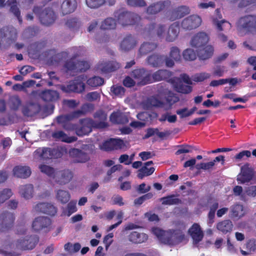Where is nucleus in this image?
Listing matches in <instances>:
<instances>
[{
  "instance_id": "obj_38",
  "label": "nucleus",
  "mask_w": 256,
  "mask_h": 256,
  "mask_svg": "<svg viewBox=\"0 0 256 256\" xmlns=\"http://www.w3.org/2000/svg\"><path fill=\"white\" fill-rule=\"evenodd\" d=\"M172 73L166 70H159L152 74V82L166 80L171 76Z\"/></svg>"
},
{
  "instance_id": "obj_36",
  "label": "nucleus",
  "mask_w": 256,
  "mask_h": 256,
  "mask_svg": "<svg viewBox=\"0 0 256 256\" xmlns=\"http://www.w3.org/2000/svg\"><path fill=\"white\" fill-rule=\"evenodd\" d=\"M174 86L176 91L179 93L188 94L192 90V87L189 84H185L180 79L173 82Z\"/></svg>"
},
{
  "instance_id": "obj_48",
  "label": "nucleus",
  "mask_w": 256,
  "mask_h": 256,
  "mask_svg": "<svg viewBox=\"0 0 256 256\" xmlns=\"http://www.w3.org/2000/svg\"><path fill=\"white\" fill-rule=\"evenodd\" d=\"M86 83L90 86L97 87L104 84V79L98 76H94L88 79Z\"/></svg>"
},
{
  "instance_id": "obj_1",
  "label": "nucleus",
  "mask_w": 256,
  "mask_h": 256,
  "mask_svg": "<svg viewBox=\"0 0 256 256\" xmlns=\"http://www.w3.org/2000/svg\"><path fill=\"white\" fill-rule=\"evenodd\" d=\"M39 241V238L36 235L26 236L25 238L18 239L9 244V247L16 251L7 252L1 250L0 254L4 256H18L20 254L18 250H27L34 249Z\"/></svg>"
},
{
  "instance_id": "obj_56",
  "label": "nucleus",
  "mask_w": 256,
  "mask_h": 256,
  "mask_svg": "<svg viewBox=\"0 0 256 256\" xmlns=\"http://www.w3.org/2000/svg\"><path fill=\"white\" fill-rule=\"evenodd\" d=\"M153 194L152 192L147 193L134 200V204L135 205L140 206L142 204L144 201L152 198Z\"/></svg>"
},
{
  "instance_id": "obj_62",
  "label": "nucleus",
  "mask_w": 256,
  "mask_h": 256,
  "mask_svg": "<svg viewBox=\"0 0 256 256\" xmlns=\"http://www.w3.org/2000/svg\"><path fill=\"white\" fill-rule=\"evenodd\" d=\"M68 56V54L66 52H62L58 53L52 57L51 62L52 63H58L63 60V58H66Z\"/></svg>"
},
{
  "instance_id": "obj_5",
  "label": "nucleus",
  "mask_w": 256,
  "mask_h": 256,
  "mask_svg": "<svg viewBox=\"0 0 256 256\" xmlns=\"http://www.w3.org/2000/svg\"><path fill=\"white\" fill-rule=\"evenodd\" d=\"M34 14H38L41 24L43 25L48 26L54 22L56 19V16L52 8H45L41 10V8L38 6H34L33 8Z\"/></svg>"
},
{
  "instance_id": "obj_15",
  "label": "nucleus",
  "mask_w": 256,
  "mask_h": 256,
  "mask_svg": "<svg viewBox=\"0 0 256 256\" xmlns=\"http://www.w3.org/2000/svg\"><path fill=\"white\" fill-rule=\"evenodd\" d=\"M165 32V26L163 24L156 26V24H152L146 27L144 30L143 34L146 36H153L155 34L158 37H163Z\"/></svg>"
},
{
  "instance_id": "obj_57",
  "label": "nucleus",
  "mask_w": 256,
  "mask_h": 256,
  "mask_svg": "<svg viewBox=\"0 0 256 256\" xmlns=\"http://www.w3.org/2000/svg\"><path fill=\"white\" fill-rule=\"evenodd\" d=\"M111 92L115 96L122 97L124 95L125 89L122 86H112L110 88Z\"/></svg>"
},
{
  "instance_id": "obj_16",
  "label": "nucleus",
  "mask_w": 256,
  "mask_h": 256,
  "mask_svg": "<svg viewBox=\"0 0 256 256\" xmlns=\"http://www.w3.org/2000/svg\"><path fill=\"white\" fill-rule=\"evenodd\" d=\"M120 66V64L116 61H103L98 64L97 68L102 73L108 74L116 70Z\"/></svg>"
},
{
  "instance_id": "obj_61",
  "label": "nucleus",
  "mask_w": 256,
  "mask_h": 256,
  "mask_svg": "<svg viewBox=\"0 0 256 256\" xmlns=\"http://www.w3.org/2000/svg\"><path fill=\"white\" fill-rule=\"evenodd\" d=\"M210 74L206 72H202L194 75L192 77V80L196 82H201L210 78Z\"/></svg>"
},
{
  "instance_id": "obj_64",
  "label": "nucleus",
  "mask_w": 256,
  "mask_h": 256,
  "mask_svg": "<svg viewBox=\"0 0 256 256\" xmlns=\"http://www.w3.org/2000/svg\"><path fill=\"white\" fill-rule=\"evenodd\" d=\"M246 196L254 198L256 196V186H251L245 189Z\"/></svg>"
},
{
  "instance_id": "obj_50",
  "label": "nucleus",
  "mask_w": 256,
  "mask_h": 256,
  "mask_svg": "<svg viewBox=\"0 0 256 256\" xmlns=\"http://www.w3.org/2000/svg\"><path fill=\"white\" fill-rule=\"evenodd\" d=\"M184 58L186 60H194L196 58V52L191 48L185 50L182 53Z\"/></svg>"
},
{
  "instance_id": "obj_26",
  "label": "nucleus",
  "mask_w": 256,
  "mask_h": 256,
  "mask_svg": "<svg viewBox=\"0 0 256 256\" xmlns=\"http://www.w3.org/2000/svg\"><path fill=\"white\" fill-rule=\"evenodd\" d=\"M77 8L76 0H63L60 10L63 15L73 12Z\"/></svg>"
},
{
  "instance_id": "obj_43",
  "label": "nucleus",
  "mask_w": 256,
  "mask_h": 256,
  "mask_svg": "<svg viewBox=\"0 0 256 256\" xmlns=\"http://www.w3.org/2000/svg\"><path fill=\"white\" fill-rule=\"evenodd\" d=\"M166 100L168 105L166 104L165 110H168L171 108L172 106L175 103L179 101L180 98L176 94H174L172 91H168L166 96Z\"/></svg>"
},
{
  "instance_id": "obj_28",
  "label": "nucleus",
  "mask_w": 256,
  "mask_h": 256,
  "mask_svg": "<svg viewBox=\"0 0 256 256\" xmlns=\"http://www.w3.org/2000/svg\"><path fill=\"white\" fill-rule=\"evenodd\" d=\"M148 238L147 234L137 231L132 232L128 236L129 241L135 244L145 242Z\"/></svg>"
},
{
  "instance_id": "obj_45",
  "label": "nucleus",
  "mask_w": 256,
  "mask_h": 256,
  "mask_svg": "<svg viewBox=\"0 0 256 256\" xmlns=\"http://www.w3.org/2000/svg\"><path fill=\"white\" fill-rule=\"evenodd\" d=\"M244 214L242 205L236 204L231 207L230 216L232 218H240Z\"/></svg>"
},
{
  "instance_id": "obj_51",
  "label": "nucleus",
  "mask_w": 256,
  "mask_h": 256,
  "mask_svg": "<svg viewBox=\"0 0 256 256\" xmlns=\"http://www.w3.org/2000/svg\"><path fill=\"white\" fill-rule=\"evenodd\" d=\"M170 57L174 61H180L181 58L180 49L176 46H172L170 52Z\"/></svg>"
},
{
  "instance_id": "obj_23",
  "label": "nucleus",
  "mask_w": 256,
  "mask_h": 256,
  "mask_svg": "<svg viewBox=\"0 0 256 256\" xmlns=\"http://www.w3.org/2000/svg\"><path fill=\"white\" fill-rule=\"evenodd\" d=\"M137 44L136 39L130 34L126 35L120 44V50L128 52L134 48Z\"/></svg>"
},
{
  "instance_id": "obj_22",
  "label": "nucleus",
  "mask_w": 256,
  "mask_h": 256,
  "mask_svg": "<svg viewBox=\"0 0 256 256\" xmlns=\"http://www.w3.org/2000/svg\"><path fill=\"white\" fill-rule=\"evenodd\" d=\"M208 41V38L206 33L198 32L192 38L190 44L192 47L198 50L206 46Z\"/></svg>"
},
{
  "instance_id": "obj_10",
  "label": "nucleus",
  "mask_w": 256,
  "mask_h": 256,
  "mask_svg": "<svg viewBox=\"0 0 256 256\" xmlns=\"http://www.w3.org/2000/svg\"><path fill=\"white\" fill-rule=\"evenodd\" d=\"M130 76L137 82L138 85L144 86L152 82L151 73L144 68L134 70Z\"/></svg>"
},
{
  "instance_id": "obj_54",
  "label": "nucleus",
  "mask_w": 256,
  "mask_h": 256,
  "mask_svg": "<svg viewBox=\"0 0 256 256\" xmlns=\"http://www.w3.org/2000/svg\"><path fill=\"white\" fill-rule=\"evenodd\" d=\"M40 171L47 174L49 176L54 178V170L53 168L45 164H42L39 166Z\"/></svg>"
},
{
  "instance_id": "obj_19",
  "label": "nucleus",
  "mask_w": 256,
  "mask_h": 256,
  "mask_svg": "<svg viewBox=\"0 0 256 256\" xmlns=\"http://www.w3.org/2000/svg\"><path fill=\"white\" fill-rule=\"evenodd\" d=\"M73 177L72 173L68 170L57 172L54 176L55 180L59 184L62 185L68 183Z\"/></svg>"
},
{
  "instance_id": "obj_2",
  "label": "nucleus",
  "mask_w": 256,
  "mask_h": 256,
  "mask_svg": "<svg viewBox=\"0 0 256 256\" xmlns=\"http://www.w3.org/2000/svg\"><path fill=\"white\" fill-rule=\"evenodd\" d=\"M81 124L80 126H76V133L80 136H82L88 134L92 131V127L98 128H104L108 126L106 122H96L94 120L90 118H84L80 120Z\"/></svg>"
},
{
  "instance_id": "obj_3",
  "label": "nucleus",
  "mask_w": 256,
  "mask_h": 256,
  "mask_svg": "<svg viewBox=\"0 0 256 256\" xmlns=\"http://www.w3.org/2000/svg\"><path fill=\"white\" fill-rule=\"evenodd\" d=\"M114 16L118 23L123 26L134 25L140 20L138 14L124 9L115 11Z\"/></svg>"
},
{
  "instance_id": "obj_11",
  "label": "nucleus",
  "mask_w": 256,
  "mask_h": 256,
  "mask_svg": "<svg viewBox=\"0 0 256 256\" xmlns=\"http://www.w3.org/2000/svg\"><path fill=\"white\" fill-rule=\"evenodd\" d=\"M240 170L237 177L238 183L244 184L250 182L254 176V168L250 166L249 164H246L241 167Z\"/></svg>"
},
{
  "instance_id": "obj_40",
  "label": "nucleus",
  "mask_w": 256,
  "mask_h": 256,
  "mask_svg": "<svg viewBox=\"0 0 256 256\" xmlns=\"http://www.w3.org/2000/svg\"><path fill=\"white\" fill-rule=\"evenodd\" d=\"M19 192L21 196L26 199H30L32 197L34 186L32 184H27L20 186L19 187Z\"/></svg>"
},
{
  "instance_id": "obj_34",
  "label": "nucleus",
  "mask_w": 256,
  "mask_h": 256,
  "mask_svg": "<svg viewBox=\"0 0 256 256\" xmlns=\"http://www.w3.org/2000/svg\"><path fill=\"white\" fill-rule=\"evenodd\" d=\"M52 136L56 140H60L67 143L74 142L77 140V138L76 136H68L62 130L54 132L52 134Z\"/></svg>"
},
{
  "instance_id": "obj_49",
  "label": "nucleus",
  "mask_w": 256,
  "mask_h": 256,
  "mask_svg": "<svg viewBox=\"0 0 256 256\" xmlns=\"http://www.w3.org/2000/svg\"><path fill=\"white\" fill-rule=\"evenodd\" d=\"M66 24L69 28L74 30H76L80 28V22L77 18H72L67 20Z\"/></svg>"
},
{
  "instance_id": "obj_8",
  "label": "nucleus",
  "mask_w": 256,
  "mask_h": 256,
  "mask_svg": "<svg viewBox=\"0 0 256 256\" xmlns=\"http://www.w3.org/2000/svg\"><path fill=\"white\" fill-rule=\"evenodd\" d=\"M185 236L182 231L176 229L167 231L162 239L164 244L173 246L182 242Z\"/></svg>"
},
{
  "instance_id": "obj_58",
  "label": "nucleus",
  "mask_w": 256,
  "mask_h": 256,
  "mask_svg": "<svg viewBox=\"0 0 256 256\" xmlns=\"http://www.w3.org/2000/svg\"><path fill=\"white\" fill-rule=\"evenodd\" d=\"M242 190V188L239 186H235L233 188L234 194L236 196H240L241 200L246 201V193L245 192H243Z\"/></svg>"
},
{
  "instance_id": "obj_37",
  "label": "nucleus",
  "mask_w": 256,
  "mask_h": 256,
  "mask_svg": "<svg viewBox=\"0 0 256 256\" xmlns=\"http://www.w3.org/2000/svg\"><path fill=\"white\" fill-rule=\"evenodd\" d=\"M157 47L158 44L156 42H144L139 48L138 54L140 56L146 55L154 51Z\"/></svg>"
},
{
  "instance_id": "obj_31",
  "label": "nucleus",
  "mask_w": 256,
  "mask_h": 256,
  "mask_svg": "<svg viewBox=\"0 0 256 256\" xmlns=\"http://www.w3.org/2000/svg\"><path fill=\"white\" fill-rule=\"evenodd\" d=\"M180 32V26L178 24L174 22L168 28L166 36L167 42H172L175 40L178 36Z\"/></svg>"
},
{
  "instance_id": "obj_35",
  "label": "nucleus",
  "mask_w": 256,
  "mask_h": 256,
  "mask_svg": "<svg viewBox=\"0 0 256 256\" xmlns=\"http://www.w3.org/2000/svg\"><path fill=\"white\" fill-rule=\"evenodd\" d=\"M147 62L152 67L162 66L164 62V56L152 54L147 58Z\"/></svg>"
},
{
  "instance_id": "obj_59",
  "label": "nucleus",
  "mask_w": 256,
  "mask_h": 256,
  "mask_svg": "<svg viewBox=\"0 0 256 256\" xmlns=\"http://www.w3.org/2000/svg\"><path fill=\"white\" fill-rule=\"evenodd\" d=\"M21 104V100L18 96H13L10 99V108L12 110H18Z\"/></svg>"
},
{
  "instance_id": "obj_21",
  "label": "nucleus",
  "mask_w": 256,
  "mask_h": 256,
  "mask_svg": "<svg viewBox=\"0 0 256 256\" xmlns=\"http://www.w3.org/2000/svg\"><path fill=\"white\" fill-rule=\"evenodd\" d=\"M169 1L158 2L150 4L146 8V13L149 15H154L164 10L166 7L170 6Z\"/></svg>"
},
{
  "instance_id": "obj_17",
  "label": "nucleus",
  "mask_w": 256,
  "mask_h": 256,
  "mask_svg": "<svg viewBox=\"0 0 256 256\" xmlns=\"http://www.w3.org/2000/svg\"><path fill=\"white\" fill-rule=\"evenodd\" d=\"M124 146V140L120 138H110L105 141L102 146V149L106 151L120 150Z\"/></svg>"
},
{
  "instance_id": "obj_25",
  "label": "nucleus",
  "mask_w": 256,
  "mask_h": 256,
  "mask_svg": "<svg viewBox=\"0 0 256 256\" xmlns=\"http://www.w3.org/2000/svg\"><path fill=\"white\" fill-rule=\"evenodd\" d=\"M70 155L73 157L74 162H86L90 160L88 155L78 148H73L70 152Z\"/></svg>"
},
{
  "instance_id": "obj_13",
  "label": "nucleus",
  "mask_w": 256,
  "mask_h": 256,
  "mask_svg": "<svg viewBox=\"0 0 256 256\" xmlns=\"http://www.w3.org/2000/svg\"><path fill=\"white\" fill-rule=\"evenodd\" d=\"M51 224V220L48 218L39 216L34 220L32 228L36 232L42 230H44L45 232H48L50 230Z\"/></svg>"
},
{
  "instance_id": "obj_39",
  "label": "nucleus",
  "mask_w": 256,
  "mask_h": 256,
  "mask_svg": "<svg viewBox=\"0 0 256 256\" xmlns=\"http://www.w3.org/2000/svg\"><path fill=\"white\" fill-rule=\"evenodd\" d=\"M217 229L224 234L230 232L233 228V224L230 220H224L217 224Z\"/></svg>"
},
{
  "instance_id": "obj_7",
  "label": "nucleus",
  "mask_w": 256,
  "mask_h": 256,
  "mask_svg": "<svg viewBox=\"0 0 256 256\" xmlns=\"http://www.w3.org/2000/svg\"><path fill=\"white\" fill-rule=\"evenodd\" d=\"M66 72H82L89 69L90 65L88 62L78 60L74 56L68 60L64 64Z\"/></svg>"
},
{
  "instance_id": "obj_41",
  "label": "nucleus",
  "mask_w": 256,
  "mask_h": 256,
  "mask_svg": "<svg viewBox=\"0 0 256 256\" xmlns=\"http://www.w3.org/2000/svg\"><path fill=\"white\" fill-rule=\"evenodd\" d=\"M6 3L10 6V12L16 16L20 24L22 22L20 11L17 5L16 0H8Z\"/></svg>"
},
{
  "instance_id": "obj_53",
  "label": "nucleus",
  "mask_w": 256,
  "mask_h": 256,
  "mask_svg": "<svg viewBox=\"0 0 256 256\" xmlns=\"http://www.w3.org/2000/svg\"><path fill=\"white\" fill-rule=\"evenodd\" d=\"M12 192L10 188H4L0 192V203L4 202L6 200L10 198Z\"/></svg>"
},
{
  "instance_id": "obj_30",
  "label": "nucleus",
  "mask_w": 256,
  "mask_h": 256,
  "mask_svg": "<svg viewBox=\"0 0 256 256\" xmlns=\"http://www.w3.org/2000/svg\"><path fill=\"white\" fill-rule=\"evenodd\" d=\"M214 48L210 45H206L197 50V55L200 60H206L211 58L214 54Z\"/></svg>"
},
{
  "instance_id": "obj_47",
  "label": "nucleus",
  "mask_w": 256,
  "mask_h": 256,
  "mask_svg": "<svg viewBox=\"0 0 256 256\" xmlns=\"http://www.w3.org/2000/svg\"><path fill=\"white\" fill-rule=\"evenodd\" d=\"M155 168L154 167L148 168L146 166H142L138 170V177L142 180L144 177L152 174L154 172Z\"/></svg>"
},
{
  "instance_id": "obj_9",
  "label": "nucleus",
  "mask_w": 256,
  "mask_h": 256,
  "mask_svg": "<svg viewBox=\"0 0 256 256\" xmlns=\"http://www.w3.org/2000/svg\"><path fill=\"white\" fill-rule=\"evenodd\" d=\"M15 214L7 210L0 212V232H6L14 226Z\"/></svg>"
},
{
  "instance_id": "obj_29",
  "label": "nucleus",
  "mask_w": 256,
  "mask_h": 256,
  "mask_svg": "<svg viewBox=\"0 0 256 256\" xmlns=\"http://www.w3.org/2000/svg\"><path fill=\"white\" fill-rule=\"evenodd\" d=\"M190 10L188 6H181L172 12V15L170 19L172 21H174L176 19L183 18L186 15L190 14Z\"/></svg>"
},
{
  "instance_id": "obj_20",
  "label": "nucleus",
  "mask_w": 256,
  "mask_h": 256,
  "mask_svg": "<svg viewBox=\"0 0 256 256\" xmlns=\"http://www.w3.org/2000/svg\"><path fill=\"white\" fill-rule=\"evenodd\" d=\"M36 212H42L50 216H54L57 212V208L53 204L48 202H40L34 206Z\"/></svg>"
},
{
  "instance_id": "obj_33",
  "label": "nucleus",
  "mask_w": 256,
  "mask_h": 256,
  "mask_svg": "<svg viewBox=\"0 0 256 256\" xmlns=\"http://www.w3.org/2000/svg\"><path fill=\"white\" fill-rule=\"evenodd\" d=\"M110 118L111 122L115 124H126L128 122L127 116L120 112H112Z\"/></svg>"
},
{
  "instance_id": "obj_42",
  "label": "nucleus",
  "mask_w": 256,
  "mask_h": 256,
  "mask_svg": "<svg viewBox=\"0 0 256 256\" xmlns=\"http://www.w3.org/2000/svg\"><path fill=\"white\" fill-rule=\"evenodd\" d=\"M160 200L162 202V205L171 206L182 203V200L178 198H176L174 194H170L166 196L162 197L160 198Z\"/></svg>"
},
{
  "instance_id": "obj_32",
  "label": "nucleus",
  "mask_w": 256,
  "mask_h": 256,
  "mask_svg": "<svg viewBox=\"0 0 256 256\" xmlns=\"http://www.w3.org/2000/svg\"><path fill=\"white\" fill-rule=\"evenodd\" d=\"M39 96L44 102H52L59 98V94L56 90H47L40 92Z\"/></svg>"
},
{
  "instance_id": "obj_27",
  "label": "nucleus",
  "mask_w": 256,
  "mask_h": 256,
  "mask_svg": "<svg viewBox=\"0 0 256 256\" xmlns=\"http://www.w3.org/2000/svg\"><path fill=\"white\" fill-rule=\"evenodd\" d=\"M13 174L16 177L26 178L32 173L30 168L28 166H16L13 168Z\"/></svg>"
},
{
  "instance_id": "obj_60",
  "label": "nucleus",
  "mask_w": 256,
  "mask_h": 256,
  "mask_svg": "<svg viewBox=\"0 0 256 256\" xmlns=\"http://www.w3.org/2000/svg\"><path fill=\"white\" fill-rule=\"evenodd\" d=\"M128 6L134 7H144L146 5L144 0H126Z\"/></svg>"
},
{
  "instance_id": "obj_52",
  "label": "nucleus",
  "mask_w": 256,
  "mask_h": 256,
  "mask_svg": "<svg viewBox=\"0 0 256 256\" xmlns=\"http://www.w3.org/2000/svg\"><path fill=\"white\" fill-rule=\"evenodd\" d=\"M87 6L91 8L100 7L105 2V0H86Z\"/></svg>"
},
{
  "instance_id": "obj_4",
  "label": "nucleus",
  "mask_w": 256,
  "mask_h": 256,
  "mask_svg": "<svg viewBox=\"0 0 256 256\" xmlns=\"http://www.w3.org/2000/svg\"><path fill=\"white\" fill-rule=\"evenodd\" d=\"M86 78L84 74L80 75L75 78L74 80L70 81L67 84L62 86L61 90L66 93H82L85 90L84 82Z\"/></svg>"
},
{
  "instance_id": "obj_24",
  "label": "nucleus",
  "mask_w": 256,
  "mask_h": 256,
  "mask_svg": "<svg viewBox=\"0 0 256 256\" xmlns=\"http://www.w3.org/2000/svg\"><path fill=\"white\" fill-rule=\"evenodd\" d=\"M42 106L38 103H30L28 105L24 106L22 108V113L26 116H33L41 112Z\"/></svg>"
},
{
  "instance_id": "obj_12",
  "label": "nucleus",
  "mask_w": 256,
  "mask_h": 256,
  "mask_svg": "<svg viewBox=\"0 0 256 256\" xmlns=\"http://www.w3.org/2000/svg\"><path fill=\"white\" fill-rule=\"evenodd\" d=\"M240 26L245 30L250 32H256V16L248 15L240 18Z\"/></svg>"
},
{
  "instance_id": "obj_44",
  "label": "nucleus",
  "mask_w": 256,
  "mask_h": 256,
  "mask_svg": "<svg viewBox=\"0 0 256 256\" xmlns=\"http://www.w3.org/2000/svg\"><path fill=\"white\" fill-rule=\"evenodd\" d=\"M116 26V20L112 18H106L102 23L100 28L104 30L115 29Z\"/></svg>"
},
{
  "instance_id": "obj_46",
  "label": "nucleus",
  "mask_w": 256,
  "mask_h": 256,
  "mask_svg": "<svg viewBox=\"0 0 256 256\" xmlns=\"http://www.w3.org/2000/svg\"><path fill=\"white\" fill-rule=\"evenodd\" d=\"M56 198L61 203L66 204L69 201L70 195L68 191L59 190L56 192Z\"/></svg>"
},
{
  "instance_id": "obj_18",
  "label": "nucleus",
  "mask_w": 256,
  "mask_h": 256,
  "mask_svg": "<svg viewBox=\"0 0 256 256\" xmlns=\"http://www.w3.org/2000/svg\"><path fill=\"white\" fill-rule=\"evenodd\" d=\"M188 232L193 240L194 244L197 245L204 238V233L198 224H194Z\"/></svg>"
},
{
  "instance_id": "obj_55",
  "label": "nucleus",
  "mask_w": 256,
  "mask_h": 256,
  "mask_svg": "<svg viewBox=\"0 0 256 256\" xmlns=\"http://www.w3.org/2000/svg\"><path fill=\"white\" fill-rule=\"evenodd\" d=\"M150 104L154 107L164 108L165 109L166 103L158 98L152 97L148 99Z\"/></svg>"
},
{
  "instance_id": "obj_6",
  "label": "nucleus",
  "mask_w": 256,
  "mask_h": 256,
  "mask_svg": "<svg viewBox=\"0 0 256 256\" xmlns=\"http://www.w3.org/2000/svg\"><path fill=\"white\" fill-rule=\"evenodd\" d=\"M63 153V149L62 148H39L34 152L35 156L43 160L60 158L62 156Z\"/></svg>"
},
{
  "instance_id": "obj_63",
  "label": "nucleus",
  "mask_w": 256,
  "mask_h": 256,
  "mask_svg": "<svg viewBox=\"0 0 256 256\" xmlns=\"http://www.w3.org/2000/svg\"><path fill=\"white\" fill-rule=\"evenodd\" d=\"M152 232L153 234L164 243V240L162 238H164L166 232L158 228H152Z\"/></svg>"
},
{
  "instance_id": "obj_14",
  "label": "nucleus",
  "mask_w": 256,
  "mask_h": 256,
  "mask_svg": "<svg viewBox=\"0 0 256 256\" xmlns=\"http://www.w3.org/2000/svg\"><path fill=\"white\" fill-rule=\"evenodd\" d=\"M202 23V19L198 15H190L184 18L181 24L182 27L186 30H192L198 27Z\"/></svg>"
}]
</instances>
